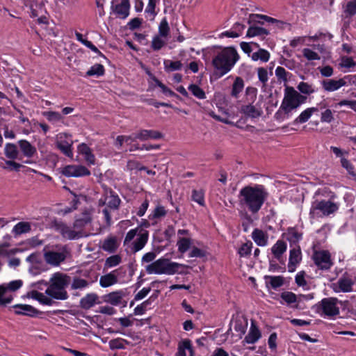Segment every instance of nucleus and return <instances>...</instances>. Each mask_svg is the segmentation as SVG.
Here are the masks:
<instances>
[{
    "label": "nucleus",
    "instance_id": "nucleus-61",
    "mask_svg": "<svg viewBox=\"0 0 356 356\" xmlns=\"http://www.w3.org/2000/svg\"><path fill=\"white\" fill-rule=\"evenodd\" d=\"M298 89L299 91L305 95H311L315 92L316 90L312 85L309 84L307 82H300L298 85Z\"/></svg>",
    "mask_w": 356,
    "mask_h": 356
},
{
    "label": "nucleus",
    "instance_id": "nucleus-20",
    "mask_svg": "<svg viewBox=\"0 0 356 356\" xmlns=\"http://www.w3.org/2000/svg\"><path fill=\"white\" fill-rule=\"evenodd\" d=\"M121 270L122 268H119L101 276L99 278V285L102 288H107L117 284Z\"/></svg>",
    "mask_w": 356,
    "mask_h": 356
},
{
    "label": "nucleus",
    "instance_id": "nucleus-59",
    "mask_svg": "<svg viewBox=\"0 0 356 356\" xmlns=\"http://www.w3.org/2000/svg\"><path fill=\"white\" fill-rule=\"evenodd\" d=\"M127 340L122 338H117L114 339H111L108 342V346L110 349L115 350V349H124L125 348L124 344L127 343Z\"/></svg>",
    "mask_w": 356,
    "mask_h": 356
},
{
    "label": "nucleus",
    "instance_id": "nucleus-18",
    "mask_svg": "<svg viewBox=\"0 0 356 356\" xmlns=\"http://www.w3.org/2000/svg\"><path fill=\"white\" fill-rule=\"evenodd\" d=\"M261 338V332L260 329L257 326L255 321L251 320L250 329L243 342L248 344H254Z\"/></svg>",
    "mask_w": 356,
    "mask_h": 356
},
{
    "label": "nucleus",
    "instance_id": "nucleus-62",
    "mask_svg": "<svg viewBox=\"0 0 356 356\" xmlns=\"http://www.w3.org/2000/svg\"><path fill=\"white\" fill-rule=\"evenodd\" d=\"M341 163L343 168H344L348 172L356 179V173L354 170L353 165L346 158H341Z\"/></svg>",
    "mask_w": 356,
    "mask_h": 356
},
{
    "label": "nucleus",
    "instance_id": "nucleus-12",
    "mask_svg": "<svg viewBox=\"0 0 356 356\" xmlns=\"http://www.w3.org/2000/svg\"><path fill=\"white\" fill-rule=\"evenodd\" d=\"M280 298L282 300L288 305H291L292 304H296L293 306V307L296 309H300V307L299 304L305 300H310L313 299L314 296L312 293L309 294H299L296 295L291 291H284L280 294Z\"/></svg>",
    "mask_w": 356,
    "mask_h": 356
},
{
    "label": "nucleus",
    "instance_id": "nucleus-2",
    "mask_svg": "<svg viewBox=\"0 0 356 356\" xmlns=\"http://www.w3.org/2000/svg\"><path fill=\"white\" fill-rule=\"evenodd\" d=\"M212 58V65L220 76L228 73L238 62L240 56L234 47H219Z\"/></svg>",
    "mask_w": 356,
    "mask_h": 356
},
{
    "label": "nucleus",
    "instance_id": "nucleus-14",
    "mask_svg": "<svg viewBox=\"0 0 356 356\" xmlns=\"http://www.w3.org/2000/svg\"><path fill=\"white\" fill-rule=\"evenodd\" d=\"M60 173L66 177H81L89 176L90 171L81 165H67L60 169Z\"/></svg>",
    "mask_w": 356,
    "mask_h": 356
},
{
    "label": "nucleus",
    "instance_id": "nucleus-33",
    "mask_svg": "<svg viewBox=\"0 0 356 356\" xmlns=\"http://www.w3.org/2000/svg\"><path fill=\"white\" fill-rule=\"evenodd\" d=\"M318 111L317 107H309L304 110L295 119L294 123L303 124L309 120L311 116Z\"/></svg>",
    "mask_w": 356,
    "mask_h": 356
},
{
    "label": "nucleus",
    "instance_id": "nucleus-13",
    "mask_svg": "<svg viewBox=\"0 0 356 356\" xmlns=\"http://www.w3.org/2000/svg\"><path fill=\"white\" fill-rule=\"evenodd\" d=\"M312 258L315 265L321 270H329L333 265L331 254L327 250L316 251Z\"/></svg>",
    "mask_w": 356,
    "mask_h": 356
},
{
    "label": "nucleus",
    "instance_id": "nucleus-1",
    "mask_svg": "<svg viewBox=\"0 0 356 356\" xmlns=\"http://www.w3.org/2000/svg\"><path fill=\"white\" fill-rule=\"evenodd\" d=\"M268 196V193L263 185L245 186L239 191L238 204L243 209L255 214L261 209Z\"/></svg>",
    "mask_w": 356,
    "mask_h": 356
},
{
    "label": "nucleus",
    "instance_id": "nucleus-25",
    "mask_svg": "<svg viewBox=\"0 0 356 356\" xmlns=\"http://www.w3.org/2000/svg\"><path fill=\"white\" fill-rule=\"evenodd\" d=\"M252 238L255 243L259 246H266L268 244V234L259 229H254L252 232Z\"/></svg>",
    "mask_w": 356,
    "mask_h": 356
},
{
    "label": "nucleus",
    "instance_id": "nucleus-39",
    "mask_svg": "<svg viewBox=\"0 0 356 356\" xmlns=\"http://www.w3.org/2000/svg\"><path fill=\"white\" fill-rule=\"evenodd\" d=\"M28 297L31 298L34 300H36L39 302H40L43 305H51V300L49 296L48 297L47 296L44 295V293H40L35 290H33V291H30L28 293Z\"/></svg>",
    "mask_w": 356,
    "mask_h": 356
},
{
    "label": "nucleus",
    "instance_id": "nucleus-22",
    "mask_svg": "<svg viewBox=\"0 0 356 356\" xmlns=\"http://www.w3.org/2000/svg\"><path fill=\"white\" fill-rule=\"evenodd\" d=\"M120 246V242L117 236L110 235L102 243L100 248L104 251L112 254L117 251Z\"/></svg>",
    "mask_w": 356,
    "mask_h": 356
},
{
    "label": "nucleus",
    "instance_id": "nucleus-26",
    "mask_svg": "<svg viewBox=\"0 0 356 356\" xmlns=\"http://www.w3.org/2000/svg\"><path fill=\"white\" fill-rule=\"evenodd\" d=\"M18 145L23 155L27 158H31L37 153L35 147L26 140H19Z\"/></svg>",
    "mask_w": 356,
    "mask_h": 356
},
{
    "label": "nucleus",
    "instance_id": "nucleus-57",
    "mask_svg": "<svg viewBox=\"0 0 356 356\" xmlns=\"http://www.w3.org/2000/svg\"><path fill=\"white\" fill-rule=\"evenodd\" d=\"M170 33V26L165 17L163 18L159 26V34L163 38H167Z\"/></svg>",
    "mask_w": 356,
    "mask_h": 356
},
{
    "label": "nucleus",
    "instance_id": "nucleus-19",
    "mask_svg": "<svg viewBox=\"0 0 356 356\" xmlns=\"http://www.w3.org/2000/svg\"><path fill=\"white\" fill-rule=\"evenodd\" d=\"M302 261V252L299 245L293 248L289 251L288 263V271L293 273L296 270L298 265Z\"/></svg>",
    "mask_w": 356,
    "mask_h": 356
},
{
    "label": "nucleus",
    "instance_id": "nucleus-34",
    "mask_svg": "<svg viewBox=\"0 0 356 356\" xmlns=\"http://www.w3.org/2000/svg\"><path fill=\"white\" fill-rule=\"evenodd\" d=\"M31 230V225L29 222L22 221L17 223L12 229V233L15 236H20L23 234L30 232Z\"/></svg>",
    "mask_w": 356,
    "mask_h": 356
},
{
    "label": "nucleus",
    "instance_id": "nucleus-35",
    "mask_svg": "<svg viewBox=\"0 0 356 356\" xmlns=\"http://www.w3.org/2000/svg\"><path fill=\"white\" fill-rule=\"evenodd\" d=\"M93 282V280H88L85 278L74 276L71 283V289L82 290L88 287Z\"/></svg>",
    "mask_w": 356,
    "mask_h": 356
},
{
    "label": "nucleus",
    "instance_id": "nucleus-32",
    "mask_svg": "<svg viewBox=\"0 0 356 356\" xmlns=\"http://www.w3.org/2000/svg\"><path fill=\"white\" fill-rule=\"evenodd\" d=\"M287 245L285 241L282 240H278L272 246L271 252L274 257L277 260H280L282 254L286 251Z\"/></svg>",
    "mask_w": 356,
    "mask_h": 356
},
{
    "label": "nucleus",
    "instance_id": "nucleus-50",
    "mask_svg": "<svg viewBox=\"0 0 356 356\" xmlns=\"http://www.w3.org/2000/svg\"><path fill=\"white\" fill-rule=\"evenodd\" d=\"M105 73L104 67L102 64H95L86 72L87 76H101Z\"/></svg>",
    "mask_w": 356,
    "mask_h": 356
},
{
    "label": "nucleus",
    "instance_id": "nucleus-46",
    "mask_svg": "<svg viewBox=\"0 0 356 356\" xmlns=\"http://www.w3.org/2000/svg\"><path fill=\"white\" fill-rule=\"evenodd\" d=\"M260 19H264L266 22L271 24H274V22H277V19L261 14H250L248 22L249 24H250L252 22L261 23Z\"/></svg>",
    "mask_w": 356,
    "mask_h": 356
},
{
    "label": "nucleus",
    "instance_id": "nucleus-56",
    "mask_svg": "<svg viewBox=\"0 0 356 356\" xmlns=\"http://www.w3.org/2000/svg\"><path fill=\"white\" fill-rule=\"evenodd\" d=\"M159 2V0H149L147 6L145 8V13L151 17L152 20H153L157 15V12L156 11V6Z\"/></svg>",
    "mask_w": 356,
    "mask_h": 356
},
{
    "label": "nucleus",
    "instance_id": "nucleus-7",
    "mask_svg": "<svg viewBox=\"0 0 356 356\" xmlns=\"http://www.w3.org/2000/svg\"><path fill=\"white\" fill-rule=\"evenodd\" d=\"M339 209V205L330 200H316L312 202L309 210V218L312 220L318 219L333 214Z\"/></svg>",
    "mask_w": 356,
    "mask_h": 356
},
{
    "label": "nucleus",
    "instance_id": "nucleus-64",
    "mask_svg": "<svg viewBox=\"0 0 356 356\" xmlns=\"http://www.w3.org/2000/svg\"><path fill=\"white\" fill-rule=\"evenodd\" d=\"M344 13L350 16L356 14V0H351L346 3L344 8Z\"/></svg>",
    "mask_w": 356,
    "mask_h": 356
},
{
    "label": "nucleus",
    "instance_id": "nucleus-31",
    "mask_svg": "<svg viewBox=\"0 0 356 356\" xmlns=\"http://www.w3.org/2000/svg\"><path fill=\"white\" fill-rule=\"evenodd\" d=\"M124 295L122 291H113L104 296V301L111 305L118 306L121 304Z\"/></svg>",
    "mask_w": 356,
    "mask_h": 356
},
{
    "label": "nucleus",
    "instance_id": "nucleus-58",
    "mask_svg": "<svg viewBox=\"0 0 356 356\" xmlns=\"http://www.w3.org/2000/svg\"><path fill=\"white\" fill-rule=\"evenodd\" d=\"M192 200L200 206L205 205L204 192L203 190H193L192 191Z\"/></svg>",
    "mask_w": 356,
    "mask_h": 356
},
{
    "label": "nucleus",
    "instance_id": "nucleus-11",
    "mask_svg": "<svg viewBox=\"0 0 356 356\" xmlns=\"http://www.w3.org/2000/svg\"><path fill=\"white\" fill-rule=\"evenodd\" d=\"M72 143L71 135L66 133H59L56 136V145L58 149L65 156L72 158Z\"/></svg>",
    "mask_w": 356,
    "mask_h": 356
},
{
    "label": "nucleus",
    "instance_id": "nucleus-21",
    "mask_svg": "<svg viewBox=\"0 0 356 356\" xmlns=\"http://www.w3.org/2000/svg\"><path fill=\"white\" fill-rule=\"evenodd\" d=\"M111 8L117 17L124 19L129 15V0H120V3L112 5Z\"/></svg>",
    "mask_w": 356,
    "mask_h": 356
},
{
    "label": "nucleus",
    "instance_id": "nucleus-63",
    "mask_svg": "<svg viewBox=\"0 0 356 356\" xmlns=\"http://www.w3.org/2000/svg\"><path fill=\"white\" fill-rule=\"evenodd\" d=\"M165 44V42L161 38V36L160 35H155L152 38V48L155 50L158 51L161 49Z\"/></svg>",
    "mask_w": 356,
    "mask_h": 356
},
{
    "label": "nucleus",
    "instance_id": "nucleus-53",
    "mask_svg": "<svg viewBox=\"0 0 356 356\" xmlns=\"http://www.w3.org/2000/svg\"><path fill=\"white\" fill-rule=\"evenodd\" d=\"M340 65L348 71H353V69L356 67V62L352 57L341 56Z\"/></svg>",
    "mask_w": 356,
    "mask_h": 356
},
{
    "label": "nucleus",
    "instance_id": "nucleus-49",
    "mask_svg": "<svg viewBox=\"0 0 356 356\" xmlns=\"http://www.w3.org/2000/svg\"><path fill=\"white\" fill-rule=\"evenodd\" d=\"M13 300V295H10L6 291L4 286L0 285V306H6Z\"/></svg>",
    "mask_w": 356,
    "mask_h": 356
},
{
    "label": "nucleus",
    "instance_id": "nucleus-16",
    "mask_svg": "<svg viewBox=\"0 0 356 356\" xmlns=\"http://www.w3.org/2000/svg\"><path fill=\"white\" fill-rule=\"evenodd\" d=\"M349 81L348 76H344L338 80L335 79H326L321 82L323 90L326 92H331L336 91L343 86L347 85Z\"/></svg>",
    "mask_w": 356,
    "mask_h": 356
},
{
    "label": "nucleus",
    "instance_id": "nucleus-42",
    "mask_svg": "<svg viewBox=\"0 0 356 356\" xmlns=\"http://www.w3.org/2000/svg\"><path fill=\"white\" fill-rule=\"evenodd\" d=\"M192 245V239L190 237H179L177 246L179 252L184 254L187 252Z\"/></svg>",
    "mask_w": 356,
    "mask_h": 356
},
{
    "label": "nucleus",
    "instance_id": "nucleus-51",
    "mask_svg": "<svg viewBox=\"0 0 356 356\" xmlns=\"http://www.w3.org/2000/svg\"><path fill=\"white\" fill-rule=\"evenodd\" d=\"M149 76L151 77L152 81L156 83L157 86H159L163 94L168 95L170 97L175 96L176 94L166 86H165L163 83H161L155 76H154L152 73L148 72Z\"/></svg>",
    "mask_w": 356,
    "mask_h": 356
},
{
    "label": "nucleus",
    "instance_id": "nucleus-8",
    "mask_svg": "<svg viewBox=\"0 0 356 356\" xmlns=\"http://www.w3.org/2000/svg\"><path fill=\"white\" fill-rule=\"evenodd\" d=\"M45 262L51 266H58L66 259V251L58 245H46L43 248Z\"/></svg>",
    "mask_w": 356,
    "mask_h": 356
},
{
    "label": "nucleus",
    "instance_id": "nucleus-43",
    "mask_svg": "<svg viewBox=\"0 0 356 356\" xmlns=\"http://www.w3.org/2000/svg\"><path fill=\"white\" fill-rule=\"evenodd\" d=\"M76 39L81 44L89 48L99 56L104 57V54L89 40L84 39L83 35L79 32L75 33Z\"/></svg>",
    "mask_w": 356,
    "mask_h": 356
},
{
    "label": "nucleus",
    "instance_id": "nucleus-60",
    "mask_svg": "<svg viewBox=\"0 0 356 356\" xmlns=\"http://www.w3.org/2000/svg\"><path fill=\"white\" fill-rule=\"evenodd\" d=\"M43 115L51 122H57L63 120L62 115L56 111H46Z\"/></svg>",
    "mask_w": 356,
    "mask_h": 356
},
{
    "label": "nucleus",
    "instance_id": "nucleus-17",
    "mask_svg": "<svg viewBox=\"0 0 356 356\" xmlns=\"http://www.w3.org/2000/svg\"><path fill=\"white\" fill-rule=\"evenodd\" d=\"M56 229L60 233L63 237L70 240L81 238V232L72 227H70L63 222H58L56 225Z\"/></svg>",
    "mask_w": 356,
    "mask_h": 356
},
{
    "label": "nucleus",
    "instance_id": "nucleus-45",
    "mask_svg": "<svg viewBox=\"0 0 356 356\" xmlns=\"http://www.w3.org/2000/svg\"><path fill=\"white\" fill-rule=\"evenodd\" d=\"M4 154L8 159L11 160L17 159L19 152L17 146L13 143L6 144L4 147Z\"/></svg>",
    "mask_w": 356,
    "mask_h": 356
},
{
    "label": "nucleus",
    "instance_id": "nucleus-29",
    "mask_svg": "<svg viewBox=\"0 0 356 356\" xmlns=\"http://www.w3.org/2000/svg\"><path fill=\"white\" fill-rule=\"evenodd\" d=\"M120 199L117 195L113 193L105 197L104 201L99 200V205H106L111 210H117L120 204Z\"/></svg>",
    "mask_w": 356,
    "mask_h": 356
},
{
    "label": "nucleus",
    "instance_id": "nucleus-9",
    "mask_svg": "<svg viewBox=\"0 0 356 356\" xmlns=\"http://www.w3.org/2000/svg\"><path fill=\"white\" fill-rule=\"evenodd\" d=\"M338 302L339 300L337 298L330 297L323 298L318 305L319 309L318 312H321V316L323 315L327 317L338 316L340 313Z\"/></svg>",
    "mask_w": 356,
    "mask_h": 356
},
{
    "label": "nucleus",
    "instance_id": "nucleus-6",
    "mask_svg": "<svg viewBox=\"0 0 356 356\" xmlns=\"http://www.w3.org/2000/svg\"><path fill=\"white\" fill-rule=\"evenodd\" d=\"M182 266L177 262L171 261L169 259L161 257L154 262L145 266V269L147 274L152 275H174Z\"/></svg>",
    "mask_w": 356,
    "mask_h": 356
},
{
    "label": "nucleus",
    "instance_id": "nucleus-24",
    "mask_svg": "<svg viewBox=\"0 0 356 356\" xmlns=\"http://www.w3.org/2000/svg\"><path fill=\"white\" fill-rule=\"evenodd\" d=\"M163 135L159 131L153 129H141L135 134V138L145 141L149 139H161Z\"/></svg>",
    "mask_w": 356,
    "mask_h": 356
},
{
    "label": "nucleus",
    "instance_id": "nucleus-37",
    "mask_svg": "<svg viewBox=\"0 0 356 356\" xmlns=\"http://www.w3.org/2000/svg\"><path fill=\"white\" fill-rule=\"evenodd\" d=\"M242 112L250 118H258L262 114V110L252 104L245 105L241 108Z\"/></svg>",
    "mask_w": 356,
    "mask_h": 356
},
{
    "label": "nucleus",
    "instance_id": "nucleus-44",
    "mask_svg": "<svg viewBox=\"0 0 356 356\" xmlns=\"http://www.w3.org/2000/svg\"><path fill=\"white\" fill-rule=\"evenodd\" d=\"M244 88V81L241 77L237 76L232 85L231 95L237 98L238 95L243 91Z\"/></svg>",
    "mask_w": 356,
    "mask_h": 356
},
{
    "label": "nucleus",
    "instance_id": "nucleus-38",
    "mask_svg": "<svg viewBox=\"0 0 356 356\" xmlns=\"http://www.w3.org/2000/svg\"><path fill=\"white\" fill-rule=\"evenodd\" d=\"M286 239L289 241L290 245L296 244L302 239V234L294 227L289 228L286 233Z\"/></svg>",
    "mask_w": 356,
    "mask_h": 356
},
{
    "label": "nucleus",
    "instance_id": "nucleus-30",
    "mask_svg": "<svg viewBox=\"0 0 356 356\" xmlns=\"http://www.w3.org/2000/svg\"><path fill=\"white\" fill-rule=\"evenodd\" d=\"M98 298L95 293H88L80 300V306L84 309H89L97 303Z\"/></svg>",
    "mask_w": 356,
    "mask_h": 356
},
{
    "label": "nucleus",
    "instance_id": "nucleus-27",
    "mask_svg": "<svg viewBox=\"0 0 356 356\" xmlns=\"http://www.w3.org/2000/svg\"><path fill=\"white\" fill-rule=\"evenodd\" d=\"M78 151L79 154L84 156V159L86 160L88 165H95V155L92 152V149L85 143H81L78 146Z\"/></svg>",
    "mask_w": 356,
    "mask_h": 356
},
{
    "label": "nucleus",
    "instance_id": "nucleus-54",
    "mask_svg": "<svg viewBox=\"0 0 356 356\" xmlns=\"http://www.w3.org/2000/svg\"><path fill=\"white\" fill-rule=\"evenodd\" d=\"M247 327V320L236 319L234 322V330L239 334L240 337L245 333Z\"/></svg>",
    "mask_w": 356,
    "mask_h": 356
},
{
    "label": "nucleus",
    "instance_id": "nucleus-41",
    "mask_svg": "<svg viewBox=\"0 0 356 356\" xmlns=\"http://www.w3.org/2000/svg\"><path fill=\"white\" fill-rule=\"evenodd\" d=\"M270 54L268 51L260 48L257 51L251 55V59L253 61L260 60L262 63H266L269 60Z\"/></svg>",
    "mask_w": 356,
    "mask_h": 356
},
{
    "label": "nucleus",
    "instance_id": "nucleus-52",
    "mask_svg": "<svg viewBox=\"0 0 356 356\" xmlns=\"http://www.w3.org/2000/svg\"><path fill=\"white\" fill-rule=\"evenodd\" d=\"M164 70L166 72H173L181 69L183 65L179 60L172 61L171 60H165L163 61Z\"/></svg>",
    "mask_w": 356,
    "mask_h": 356
},
{
    "label": "nucleus",
    "instance_id": "nucleus-3",
    "mask_svg": "<svg viewBox=\"0 0 356 356\" xmlns=\"http://www.w3.org/2000/svg\"><path fill=\"white\" fill-rule=\"evenodd\" d=\"M307 97L302 95L291 86H286L284 88V98L278 111L275 113V118L284 113L287 118L291 112L296 110L301 104H304Z\"/></svg>",
    "mask_w": 356,
    "mask_h": 356
},
{
    "label": "nucleus",
    "instance_id": "nucleus-28",
    "mask_svg": "<svg viewBox=\"0 0 356 356\" xmlns=\"http://www.w3.org/2000/svg\"><path fill=\"white\" fill-rule=\"evenodd\" d=\"M194 352L191 341L185 339L179 343L178 351L176 356H193Z\"/></svg>",
    "mask_w": 356,
    "mask_h": 356
},
{
    "label": "nucleus",
    "instance_id": "nucleus-40",
    "mask_svg": "<svg viewBox=\"0 0 356 356\" xmlns=\"http://www.w3.org/2000/svg\"><path fill=\"white\" fill-rule=\"evenodd\" d=\"M268 35H269V31L267 29L257 26H250L246 33V37L248 38Z\"/></svg>",
    "mask_w": 356,
    "mask_h": 356
},
{
    "label": "nucleus",
    "instance_id": "nucleus-15",
    "mask_svg": "<svg viewBox=\"0 0 356 356\" xmlns=\"http://www.w3.org/2000/svg\"><path fill=\"white\" fill-rule=\"evenodd\" d=\"M354 282L348 275H343L336 282L332 284L331 288L335 293H348L353 291Z\"/></svg>",
    "mask_w": 356,
    "mask_h": 356
},
{
    "label": "nucleus",
    "instance_id": "nucleus-36",
    "mask_svg": "<svg viewBox=\"0 0 356 356\" xmlns=\"http://www.w3.org/2000/svg\"><path fill=\"white\" fill-rule=\"evenodd\" d=\"M122 261V257L120 254H112L105 259L104 264V270H108L120 265Z\"/></svg>",
    "mask_w": 356,
    "mask_h": 356
},
{
    "label": "nucleus",
    "instance_id": "nucleus-47",
    "mask_svg": "<svg viewBox=\"0 0 356 356\" xmlns=\"http://www.w3.org/2000/svg\"><path fill=\"white\" fill-rule=\"evenodd\" d=\"M264 279L266 283L269 284L274 289L282 286L284 284V278L282 276L266 275Z\"/></svg>",
    "mask_w": 356,
    "mask_h": 356
},
{
    "label": "nucleus",
    "instance_id": "nucleus-10",
    "mask_svg": "<svg viewBox=\"0 0 356 356\" xmlns=\"http://www.w3.org/2000/svg\"><path fill=\"white\" fill-rule=\"evenodd\" d=\"M94 209L91 207L83 209L81 212L75 216L73 223L76 231L81 232V238L84 236V229L90 225L92 220Z\"/></svg>",
    "mask_w": 356,
    "mask_h": 356
},
{
    "label": "nucleus",
    "instance_id": "nucleus-48",
    "mask_svg": "<svg viewBox=\"0 0 356 356\" xmlns=\"http://www.w3.org/2000/svg\"><path fill=\"white\" fill-rule=\"evenodd\" d=\"M2 285L4 286L8 293L14 296L15 292L22 286L23 282L21 280H16L11 281L9 283L3 284Z\"/></svg>",
    "mask_w": 356,
    "mask_h": 356
},
{
    "label": "nucleus",
    "instance_id": "nucleus-23",
    "mask_svg": "<svg viewBox=\"0 0 356 356\" xmlns=\"http://www.w3.org/2000/svg\"><path fill=\"white\" fill-rule=\"evenodd\" d=\"M14 312L17 315L28 316L31 317L36 316L39 312L33 306L25 304H17L13 306Z\"/></svg>",
    "mask_w": 356,
    "mask_h": 356
},
{
    "label": "nucleus",
    "instance_id": "nucleus-4",
    "mask_svg": "<svg viewBox=\"0 0 356 356\" xmlns=\"http://www.w3.org/2000/svg\"><path fill=\"white\" fill-rule=\"evenodd\" d=\"M70 277L60 273H54L50 280L51 284L45 293L51 298L66 300L68 298L65 286L69 282Z\"/></svg>",
    "mask_w": 356,
    "mask_h": 356
},
{
    "label": "nucleus",
    "instance_id": "nucleus-55",
    "mask_svg": "<svg viewBox=\"0 0 356 356\" xmlns=\"http://www.w3.org/2000/svg\"><path fill=\"white\" fill-rule=\"evenodd\" d=\"M188 90L193 94V96L199 99H204L206 98L204 91L196 84H191L188 87Z\"/></svg>",
    "mask_w": 356,
    "mask_h": 356
},
{
    "label": "nucleus",
    "instance_id": "nucleus-5",
    "mask_svg": "<svg viewBox=\"0 0 356 356\" xmlns=\"http://www.w3.org/2000/svg\"><path fill=\"white\" fill-rule=\"evenodd\" d=\"M138 229H131L126 234L123 245L127 252L136 253L146 245L149 239L148 231L137 232Z\"/></svg>",
    "mask_w": 356,
    "mask_h": 356
}]
</instances>
